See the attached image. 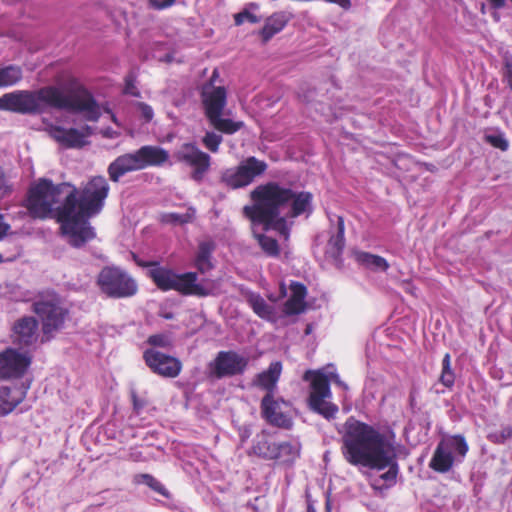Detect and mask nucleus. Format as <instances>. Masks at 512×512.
<instances>
[{
    "instance_id": "nucleus-1",
    "label": "nucleus",
    "mask_w": 512,
    "mask_h": 512,
    "mask_svg": "<svg viewBox=\"0 0 512 512\" xmlns=\"http://www.w3.org/2000/svg\"><path fill=\"white\" fill-rule=\"evenodd\" d=\"M110 191L103 176H94L82 187L70 183L65 198L56 209V221L70 246L81 248L96 237L89 219L100 213Z\"/></svg>"
},
{
    "instance_id": "nucleus-26",
    "label": "nucleus",
    "mask_w": 512,
    "mask_h": 512,
    "mask_svg": "<svg viewBox=\"0 0 512 512\" xmlns=\"http://www.w3.org/2000/svg\"><path fill=\"white\" fill-rule=\"evenodd\" d=\"M277 443L272 441L270 435L266 431L257 434L253 440V444L248 451V455H254L264 460H273Z\"/></svg>"
},
{
    "instance_id": "nucleus-38",
    "label": "nucleus",
    "mask_w": 512,
    "mask_h": 512,
    "mask_svg": "<svg viewBox=\"0 0 512 512\" xmlns=\"http://www.w3.org/2000/svg\"><path fill=\"white\" fill-rule=\"evenodd\" d=\"M305 306V301L290 296L288 300L284 303L283 312L289 316L297 315L304 311Z\"/></svg>"
},
{
    "instance_id": "nucleus-41",
    "label": "nucleus",
    "mask_w": 512,
    "mask_h": 512,
    "mask_svg": "<svg viewBox=\"0 0 512 512\" xmlns=\"http://www.w3.org/2000/svg\"><path fill=\"white\" fill-rule=\"evenodd\" d=\"M488 438L494 444H504L508 439L512 438V427H502L501 430L489 435Z\"/></svg>"
},
{
    "instance_id": "nucleus-6",
    "label": "nucleus",
    "mask_w": 512,
    "mask_h": 512,
    "mask_svg": "<svg viewBox=\"0 0 512 512\" xmlns=\"http://www.w3.org/2000/svg\"><path fill=\"white\" fill-rule=\"evenodd\" d=\"M69 182L54 184L51 179L39 178L31 183L24 200V206L34 219L54 218L61 196H66Z\"/></svg>"
},
{
    "instance_id": "nucleus-48",
    "label": "nucleus",
    "mask_w": 512,
    "mask_h": 512,
    "mask_svg": "<svg viewBox=\"0 0 512 512\" xmlns=\"http://www.w3.org/2000/svg\"><path fill=\"white\" fill-rule=\"evenodd\" d=\"M131 399H132V404H133V408L134 410L139 413V411L141 409H143V407L145 406L146 402L143 400V399H140L136 392H132L131 393Z\"/></svg>"
},
{
    "instance_id": "nucleus-28",
    "label": "nucleus",
    "mask_w": 512,
    "mask_h": 512,
    "mask_svg": "<svg viewBox=\"0 0 512 512\" xmlns=\"http://www.w3.org/2000/svg\"><path fill=\"white\" fill-rule=\"evenodd\" d=\"M275 450L273 461L291 465L299 458L301 446L298 442L283 441L277 443Z\"/></svg>"
},
{
    "instance_id": "nucleus-20",
    "label": "nucleus",
    "mask_w": 512,
    "mask_h": 512,
    "mask_svg": "<svg viewBox=\"0 0 512 512\" xmlns=\"http://www.w3.org/2000/svg\"><path fill=\"white\" fill-rule=\"evenodd\" d=\"M250 198L253 204L245 205L243 207L242 213L244 217L247 218L253 225H263L265 231L273 229L287 238L289 236V228L287 226L286 218L281 217L280 214H277L269 221L261 220V218L257 216V207L263 208L264 206L255 196L254 189L250 192Z\"/></svg>"
},
{
    "instance_id": "nucleus-8",
    "label": "nucleus",
    "mask_w": 512,
    "mask_h": 512,
    "mask_svg": "<svg viewBox=\"0 0 512 512\" xmlns=\"http://www.w3.org/2000/svg\"><path fill=\"white\" fill-rule=\"evenodd\" d=\"M31 310L41 322V343L54 338L55 333L64 327L69 316V310L63 305L61 297L53 291L39 294L33 301Z\"/></svg>"
},
{
    "instance_id": "nucleus-37",
    "label": "nucleus",
    "mask_w": 512,
    "mask_h": 512,
    "mask_svg": "<svg viewBox=\"0 0 512 512\" xmlns=\"http://www.w3.org/2000/svg\"><path fill=\"white\" fill-rule=\"evenodd\" d=\"M193 215L194 211H188L184 214L171 212L162 215L161 221L167 224H186L192 221Z\"/></svg>"
},
{
    "instance_id": "nucleus-24",
    "label": "nucleus",
    "mask_w": 512,
    "mask_h": 512,
    "mask_svg": "<svg viewBox=\"0 0 512 512\" xmlns=\"http://www.w3.org/2000/svg\"><path fill=\"white\" fill-rule=\"evenodd\" d=\"M376 463L377 466L375 464H371L368 468L376 470L388 468L385 473L380 475V478L388 483V487L395 485L399 473V465L394 446L384 453Z\"/></svg>"
},
{
    "instance_id": "nucleus-42",
    "label": "nucleus",
    "mask_w": 512,
    "mask_h": 512,
    "mask_svg": "<svg viewBox=\"0 0 512 512\" xmlns=\"http://www.w3.org/2000/svg\"><path fill=\"white\" fill-rule=\"evenodd\" d=\"M147 343L153 347L166 348L171 346L170 338L162 333L150 335L147 338Z\"/></svg>"
},
{
    "instance_id": "nucleus-10",
    "label": "nucleus",
    "mask_w": 512,
    "mask_h": 512,
    "mask_svg": "<svg viewBox=\"0 0 512 512\" xmlns=\"http://www.w3.org/2000/svg\"><path fill=\"white\" fill-rule=\"evenodd\" d=\"M303 379L310 380L309 408L328 420L335 418L339 408L336 404L327 401L332 396L327 375L320 371L308 370Z\"/></svg>"
},
{
    "instance_id": "nucleus-44",
    "label": "nucleus",
    "mask_w": 512,
    "mask_h": 512,
    "mask_svg": "<svg viewBox=\"0 0 512 512\" xmlns=\"http://www.w3.org/2000/svg\"><path fill=\"white\" fill-rule=\"evenodd\" d=\"M291 296L305 301L307 295V288L300 282H292L290 284Z\"/></svg>"
},
{
    "instance_id": "nucleus-18",
    "label": "nucleus",
    "mask_w": 512,
    "mask_h": 512,
    "mask_svg": "<svg viewBox=\"0 0 512 512\" xmlns=\"http://www.w3.org/2000/svg\"><path fill=\"white\" fill-rule=\"evenodd\" d=\"M287 405L282 397L265 394L260 402L261 417L272 426L288 429L292 425V420L282 410V407Z\"/></svg>"
},
{
    "instance_id": "nucleus-19",
    "label": "nucleus",
    "mask_w": 512,
    "mask_h": 512,
    "mask_svg": "<svg viewBox=\"0 0 512 512\" xmlns=\"http://www.w3.org/2000/svg\"><path fill=\"white\" fill-rule=\"evenodd\" d=\"M31 363V358L16 349L0 352V379L20 378Z\"/></svg>"
},
{
    "instance_id": "nucleus-39",
    "label": "nucleus",
    "mask_w": 512,
    "mask_h": 512,
    "mask_svg": "<svg viewBox=\"0 0 512 512\" xmlns=\"http://www.w3.org/2000/svg\"><path fill=\"white\" fill-rule=\"evenodd\" d=\"M222 141V136L212 131L206 132L202 138V144L205 146L206 149H208L212 153L218 152L219 146L222 143Z\"/></svg>"
},
{
    "instance_id": "nucleus-32",
    "label": "nucleus",
    "mask_w": 512,
    "mask_h": 512,
    "mask_svg": "<svg viewBox=\"0 0 512 512\" xmlns=\"http://www.w3.org/2000/svg\"><path fill=\"white\" fill-rule=\"evenodd\" d=\"M23 78V71L20 66L8 65L0 68V87L16 85Z\"/></svg>"
},
{
    "instance_id": "nucleus-56",
    "label": "nucleus",
    "mask_w": 512,
    "mask_h": 512,
    "mask_svg": "<svg viewBox=\"0 0 512 512\" xmlns=\"http://www.w3.org/2000/svg\"><path fill=\"white\" fill-rule=\"evenodd\" d=\"M216 75H217V72H216V71H214V72H213V75H212V77H211V80H210V82H209V83H211V84H212V80H213V78H216Z\"/></svg>"
},
{
    "instance_id": "nucleus-14",
    "label": "nucleus",
    "mask_w": 512,
    "mask_h": 512,
    "mask_svg": "<svg viewBox=\"0 0 512 512\" xmlns=\"http://www.w3.org/2000/svg\"><path fill=\"white\" fill-rule=\"evenodd\" d=\"M178 162L185 163L193 168L191 178L196 182H201L204 175L211 166V157L203 152L194 143H184L174 154Z\"/></svg>"
},
{
    "instance_id": "nucleus-16",
    "label": "nucleus",
    "mask_w": 512,
    "mask_h": 512,
    "mask_svg": "<svg viewBox=\"0 0 512 512\" xmlns=\"http://www.w3.org/2000/svg\"><path fill=\"white\" fill-rule=\"evenodd\" d=\"M248 365V358L235 351H220L216 355L209 368L218 379L242 374Z\"/></svg>"
},
{
    "instance_id": "nucleus-53",
    "label": "nucleus",
    "mask_w": 512,
    "mask_h": 512,
    "mask_svg": "<svg viewBox=\"0 0 512 512\" xmlns=\"http://www.w3.org/2000/svg\"><path fill=\"white\" fill-rule=\"evenodd\" d=\"M506 73L511 78L512 77V63L509 61H506L505 63Z\"/></svg>"
},
{
    "instance_id": "nucleus-17",
    "label": "nucleus",
    "mask_w": 512,
    "mask_h": 512,
    "mask_svg": "<svg viewBox=\"0 0 512 512\" xmlns=\"http://www.w3.org/2000/svg\"><path fill=\"white\" fill-rule=\"evenodd\" d=\"M47 132L54 141L66 149L83 148L89 143L87 138L93 134V130L89 125H85L81 129L50 125L47 128Z\"/></svg>"
},
{
    "instance_id": "nucleus-7",
    "label": "nucleus",
    "mask_w": 512,
    "mask_h": 512,
    "mask_svg": "<svg viewBox=\"0 0 512 512\" xmlns=\"http://www.w3.org/2000/svg\"><path fill=\"white\" fill-rule=\"evenodd\" d=\"M200 96L204 115L209 125L216 131L232 135L244 126L242 121L222 117L227 105V90L224 86L206 83L202 87Z\"/></svg>"
},
{
    "instance_id": "nucleus-23",
    "label": "nucleus",
    "mask_w": 512,
    "mask_h": 512,
    "mask_svg": "<svg viewBox=\"0 0 512 512\" xmlns=\"http://www.w3.org/2000/svg\"><path fill=\"white\" fill-rule=\"evenodd\" d=\"M140 170L147 167H159L169 159L167 150L159 146L145 145L135 151Z\"/></svg>"
},
{
    "instance_id": "nucleus-9",
    "label": "nucleus",
    "mask_w": 512,
    "mask_h": 512,
    "mask_svg": "<svg viewBox=\"0 0 512 512\" xmlns=\"http://www.w3.org/2000/svg\"><path fill=\"white\" fill-rule=\"evenodd\" d=\"M96 284L108 298L127 299L139 292L138 281L126 269L116 266H104L97 275Z\"/></svg>"
},
{
    "instance_id": "nucleus-36",
    "label": "nucleus",
    "mask_w": 512,
    "mask_h": 512,
    "mask_svg": "<svg viewBox=\"0 0 512 512\" xmlns=\"http://www.w3.org/2000/svg\"><path fill=\"white\" fill-rule=\"evenodd\" d=\"M455 378V373L451 367V356L449 353H446L442 359V369L438 381L444 387L452 389Z\"/></svg>"
},
{
    "instance_id": "nucleus-29",
    "label": "nucleus",
    "mask_w": 512,
    "mask_h": 512,
    "mask_svg": "<svg viewBox=\"0 0 512 512\" xmlns=\"http://www.w3.org/2000/svg\"><path fill=\"white\" fill-rule=\"evenodd\" d=\"M345 222L342 216L337 217V231L331 235L327 243V254L335 260L340 259L345 248Z\"/></svg>"
},
{
    "instance_id": "nucleus-49",
    "label": "nucleus",
    "mask_w": 512,
    "mask_h": 512,
    "mask_svg": "<svg viewBox=\"0 0 512 512\" xmlns=\"http://www.w3.org/2000/svg\"><path fill=\"white\" fill-rule=\"evenodd\" d=\"M324 1L328 2V3L336 4V5L340 6L341 8H343L344 10H348L351 7L350 0H324Z\"/></svg>"
},
{
    "instance_id": "nucleus-52",
    "label": "nucleus",
    "mask_w": 512,
    "mask_h": 512,
    "mask_svg": "<svg viewBox=\"0 0 512 512\" xmlns=\"http://www.w3.org/2000/svg\"><path fill=\"white\" fill-rule=\"evenodd\" d=\"M244 12L238 13L235 15V23L236 25H241L244 22Z\"/></svg>"
},
{
    "instance_id": "nucleus-15",
    "label": "nucleus",
    "mask_w": 512,
    "mask_h": 512,
    "mask_svg": "<svg viewBox=\"0 0 512 512\" xmlns=\"http://www.w3.org/2000/svg\"><path fill=\"white\" fill-rule=\"evenodd\" d=\"M143 360L154 374L164 378H176L183 367L178 358L155 348L146 349L143 352Z\"/></svg>"
},
{
    "instance_id": "nucleus-27",
    "label": "nucleus",
    "mask_w": 512,
    "mask_h": 512,
    "mask_svg": "<svg viewBox=\"0 0 512 512\" xmlns=\"http://www.w3.org/2000/svg\"><path fill=\"white\" fill-rule=\"evenodd\" d=\"M215 248L216 245L211 240L202 241L199 243L194 259V266L199 273L205 274L213 269V263L211 259Z\"/></svg>"
},
{
    "instance_id": "nucleus-12",
    "label": "nucleus",
    "mask_w": 512,
    "mask_h": 512,
    "mask_svg": "<svg viewBox=\"0 0 512 512\" xmlns=\"http://www.w3.org/2000/svg\"><path fill=\"white\" fill-rule=\"evenodd\" d=\"M452 450L465 457L469 447L462 435H454L449 439H442L436 446L432 458L429 462V468L437 473H447L454 465V456Z\"/></svg>"
},
{
    "instance_id": "nucleus-33",
    "label": "nucleus",
    "mask_w": 512,
    "mask_h": 512,
    "mask_svg": "<svg viewBox=\"0 0 512 512\" xmlns=\"http://www.w3.org/2000/svg\"><path fill=\"white\" fill-rule=\"evenodd\" d=\"M133 483L136 485L144 484L148 486L154 492L164 496L169 497V491L167 488L153 475L148 473H139L134 475Z\"/></svg>"
},
{
    "instance_id": "nucleus-54",
    "label": "nucleus",
    "mask_w": 512,
    "mask_h": 512,
    "mask_svg": "<svg viewBox=\"0 0 512 512\" xmlns=\"http://www.w3.org/2000/svg\"><path fill=\"white\" fill-rule=\"evenodd\" d=\"M160 316L164 319L170 320L174 318V314L172 312H163Z\"/></svg>"
},
{
    "instance_id": "nucleus-30",
    "label": "nucleus",
    "mask_w": 512,
    "mask_h": 512,
    "mask_svg": "<svg viewBox=\"0 0 512 512\" xmlns=\"http://www.w3.org/2000/svg\"><path fill=\"white\" fill-rule=\"evenodd\" d=\"M246 300L253 312L260 318L270 320L274 314V308L264 298L255 292H247Z\"/></svg>"
},
{
    "instance_id": "nucleus-11",
    "label": "nucleus",
    "mask_w": 512,
    "mask_h": 512,
    "mask_svg": "<svg viewBox=\"0 0 512 512\" xmlns=\"http://www.w3.org/2000/svg\"><path fill=\"white\" fill-rule=\"evenodd\" d=\"M267 163L254 156H249L236 167L222 171L220 183L226 188L237 190L249 186L255 178L261 176L267 170Z\"/></svg>"
},
{
    "instance_id": "nucleus-34",
    "label": "nucleus",
    "mask_w": 512,
    "mask_h": 512,
    "mask_svg": "<svg viewBox=\"0 0 512 512\" xmlns=\"http://www.w3.org/2000/svg\"><path fill=\"white\" fill-rule=\"evenodd\" d=\"M262 251L269 257L276 258L280 255L279 243L275 238L267 236L265 234H254Z\"/></svg>"
},
{
    "instance_id": "nucleus-2",
    "label": "nucleus",
    "mask_w": 512,
    "mask_h": 512,
    "mask_svg": "<svg viewBox=\"0 0 512 512\" xmlns=\"http://www.w3.org/2000/svg\"><path fill=\"white\" fill-rule=\"evenodd\" d=\"M66 109L82 112L87 121L96 122L101 116L99 106L92 94L79 86L73 95H64L54 86L38 90H16L0 97V110L19 114H41L45 108Z\"/></svg>"
},
{
    "instance_id": "nucleus-40",
    "label": "nucleus",
    "mask_w": 512,
    "mask_h": 512,
    "mask_svg": "<svg viewBox=\"0 0 512 512\" xmlns=\"http://www.w3.org/2000/svg\"><path fill=\"white\" fill-rule=\"evenodd\" d=\"M485 142L489 143L494 148L506 151L509 147L508 141L503 134H489L484 137Z\"/></svg>"
},
{
    "instance_id": "nucleus-43",
    "label": "nucleus",
    "mask_w": 512,
    "mask_h": 512,
    "mask_svg": "<svg viewBox=\"0 0 512 512\" xmlns=\"http://www.w3.org/2000/svg\"><path fill=\"white\" fill-rule=\"evenodd\" d=\"M123 93L134 97H140V92L135 85V77L132 74H129L125 77Z\"/></svg>"
},
{
    "instance_id": "nucleus-47",
    "label": "nucleus",
    "mask_w": 512,
    "mask_h": 512,
    "mask_svg": "<svg viewBox=\"0 0 512 512\" xmlns=\"http://www.w3.org/2000/svg\"><path fill=\"white\" fill-rule=\"evenodd\" d=\"M138 107L141 112V116L144 118L146 122H150L153 119L154 112L151 106L146 103H138Z\"/></svg>"
},
{
    "instance_id": "nucleus-46",
    "label": "nucleus",
    "mask_w": 512,
    "mask_h": 512,
    "mask_svg": "<svg viewBox=\"0 0 512 512\" xmlns=\"http://www.w3.org/2000/svg\"><path fill=\"white\" fill-rule=\"evenodd\" d=\"M176 0H148L149 6L155 10H164L171 7Z\"/></svg>"
},
{
    "instance_id": "nucleus-4",
    "label": "nucleus",
    "mask_w": 512,
    "mask_h": 512,
    "mask_svg": "<svg viewBox=\"0 0 512 512\" xmlns=\"http://www.w3.org/2000/svg\"><path fill=\"white\" fill-rule=\"evenodd\" d=\"M254 193L263 208L257 207L259 218L269 221L280 214L282 207L290 204L289 217L296 218L300 215L312 213L313 194L309 191L296 192L289 187L270 181L254 188Z\"/></svg>"
},
{
    "instance_id": "nucleus-31",
    "label": "nucleus",
    "mask_w": 512,
    "mask_h": 512,
    "mask_svg": "<svg viewBox=\"0 0 512 512\" xmlns=\"http://www.w3.org/2000/svg\"><path fill=\"white\" fill-rule=\"evenodd\" d=\"M287 24V19L283 14H273L270 16L263 28L260 30V36L264 43H267L274 35L281 32Z\"/></svg>"
},
{
    "instance_id": "nucleus-5",
    "label": "nucleus",
    "mask_w": 512,
    "mask_h": 512,
    "mask_svg": "<svg viewBox=\"0 0 512 512\" xmlns=\"http://www.w3.org/2000/svg\"><path fill=\"white\" fill-rule=\"evenodd\" d=\"M133 259L137 266L149 268L147 276L162 292L173 290L184 296L194 295L198 297H206L209 294L207 289L197 283L198 275L196 272L179 274L172 268L161 266L158 261H145L135 254H133Z\"/></svg>"
},
{
    "instance_id": "nucleus-45",
    "label": "nucleus",
    "mask_w": 512,
    "mask_h": 512,
    "mask_svg": "<svg viewBox=\"0 0 512 512\" xmlns=\"http://www.w3.org/2000/svg\"><path fill=\"white\" fill-rule=\"evenodd\" d=\"M12 192V186L8 183L5 172L2 167H0V199L5 198L10 195Z\"/></svg>"
},
{
    "instance_id": "nucleus-21",
    "label": "nucleus",
    "mask_w": 512,
    "mask_h": 512,
    "mask_svg": "<svg viewBox=\"0 0 512 512\" xmlns=\"http://www.w3.org/2000/svg\"><path fill=\"white\" fill-rule=\"evenodd\" d=\"M281 372V362H272L266 370L255 375L252 380V385L265 391V394L275 395V390L277 389V383L280 379Z\"/></svg>"
},
{
    "instance_id": "nucleus-13",
    "label": "nucleus",
    "mask_w": 512,
    "mask_h": 512,
    "mask_svg": "<svg viewBox=\"0 0 512 512\" xmlns=\"http://www.w3.org/2000/svg\"><path fill=\"white\" fill-rule=\"evenodd\" d=\"M11 342L24 352L34 351L41 343L39 321L33 316L18 318L11 327Z\"/></svg>"
},
{
    "instance_id": "nucleus-22",
    "label": "nucleus",
    "mask_w": 512,
    "mask_h": 512,
    "mask_svg": "<svg viewBox=\"0 0 512 512\" xmlns=\"http://www.w3.org/2000/svg\"><path fill=\"white\" fill-rule=\"evenodd\" d=\"M140 166L135 151L132 153H125L118 156L112 161L107 169L109 179L115 183L119 182L120 178L125 174L133 171H139Z\"/></svg>"
},
{
    "instance_id": "nucleus-35",
    "label": "nucleus",
    "mask_w": 512,
    "mask_h": 512,
    "mask_svg": "<svg viewBox=\"0 0 512 512\" xmlns=\"http://www.w3.org/2000/svg\"><path fill=\"white\" fill-rule=\"evenodd\" d=\"M356 258L360 264L366 267H374L382 271H387L389 268L387 260L379 255H374L368 252H360L357 254Z\"/></svg>"
},
{
    "instance_id": "nucleus-50",
    "label": "nucleus",
    "mask_w": 512,
    "mask_h": 512,
    "mask_svg": "<svg viewBox=\"0 0 512 512\" xmlns=\"http://www.w3.org/2000/svg\"><path fill=\"white\" fill-rule=\"evenodd\" d=\"M8 229L9 225L4 222V217L0 214V238L6 235Z\"/></svg>"
},
{
    "instance_id": "nucleus-55",
    "label": "nucleus",
    "mask_w": 512,
    "mask_h": 512,
    "mask_svg": "<svg viewBox=\"0 0 512 512\" xmlns=\"http://www.w3.org/2000/svg\"><path fill=\"white\" fill-rule=\"evenodd\" d=\"M306 512H316V509L311 501H308Z\"/></svg>"
},
{
    "instance_id": "nucleus-57",
    "label": "nucleus",
    "mask_w": 512,
    "mask_h": 512,
    "mask_svg": "<svg viewBox=\"0 0 512 512\" xmlns=\"http://www.w3.org/2000/svg\"><path fill=\"white\" fill-rule=\"evenodd\" d=\"M3 262V256L0 254V263Z\"/></svg>"
},
{
    "instance_id": "nucleus-51",
    "label": "nucleus",
    "mask_w": 512,
    "mask_h": 512,
    "mask_svg": "<svg viewBox=\"0 0 512 512\" xmlns=\"http://www.w3.org/2000/svg\"><path fill=\"white\" fill-rule=\"evenodd\" d=\"M244 15H245L244 18L247 19L248 21H250L251 23L257 22V17L254 14H252L248 11H244Z\"/></svg>"
},
{
    "instance_id": "nucleus-3",
    "label": "nucleus",
    "mask_w": 512,
    "mask_h": 512,
    "mask_svg": "<svg viewBox=\"0 0 512 512\" xmlns=\"http://www.w3.org/2000/svg\"><path fill=\"white\" fill-rule=\"evenodd\" d=\"M393 444L373 426L349 417L344 423L342 454L353 466L369 467L380 460Z\"/></svg>"
},
{
    "instance_id": "nucleus-25",
    "label": "nucleus",
    "mask_w": 512,
    "mask_h": 512,
    "mask_svg": "<svg viewBox=\"0 0 512 512\" xmlns=\"http://www.w3.org/2000/svg\"><path fill=\"white\" fill-rule=\"evenodd\" d=\"M26 397V391L19 386L0 387V415L11 413Z\"/></svg>"
}]
</instances>
